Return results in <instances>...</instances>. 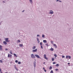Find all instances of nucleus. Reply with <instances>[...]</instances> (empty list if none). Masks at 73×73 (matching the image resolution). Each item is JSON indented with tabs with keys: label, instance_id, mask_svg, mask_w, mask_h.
<instances>
[{
	"label": "nucleus",
	"instance_id": "obj_18",
	"mask_svg": "<svg viewBox=\"0 0 73 73\" xmlns=\"http://www.w3.org/2000/svg\"><path fill=\"white\" fill-rule=\"evenodd\" d=\"M52 69V66H50V67L49 69H50V70H51Z\"/></svg>",
	"mask_w": 73,
	"mask_h": 73
},
{
	"label": "nucleus",
	"instance_id": "obj_50",
	"mask_svg": "<svg viewBox=\"0 0 73 73\" xmlns=\"http://www.w3.org/2000/svg\"><path fill=\"white\" fill-rule=\"evenodd\" d=\"M58 1V0H57V1Z\"/></svg>",
	"mask_w": 73,
	"mask_h": 73
},
{
	"label": "nucleus",
	"instance_id": "obj_23",
	"mask_svg": "<svg viewBox=\"0 0 73 73\" xmlns=\"http://www.w3.org/2000/svg\"><path fill=\"white\" fill-rule=\"evenodd\" d=\"M54 57H57V55H56V54H54Z\"/></svg>",
	"mask_w": 73,
	"mask_h": 73
},
{
	"label": "nucleus",
	"instance_id": "obj_25",
	"mask_svg": "<svg viewBox=\"0 0 73 73\" xmlns=\"http://www.w3.org/2000/svg\"><path fill=\"white\" fill-rule=\"evenodd\" d=\"M68 58L69 59H70V58H71V57H70V56H68Z\"/></svg>",
	"mask_w": 73,
	"mask_h": 73
},
{
	"label": "nucleus",
	"instance_id": "obj_26",
	"mask_svg": "<svg viewBox=\"0 0 73 73\" xmlns=\"http://www.w3.org/2000/svg\"><path fill=\"white\" fill-rule=\"evenodd\" d=\"M54 58H52V61H54Z\"/></svg>",
	"mask_w": 73,
	"mask_h": 73
},
{
	"label": "nucleus",
	"instance_id": "obj_28",
	"mask_svg": "<svg viewBox=\"0 0 73 73\" xmlns=\"http://www.w3.org/2000/svg\"><path fill=\"white\" fill-rule=\"evenodd\" d=\"M44 37H45V36H44V35H42V37L44 38Z\"/></svg>",
	"mask_w": 73,
	"mask_h": 73
},
{
	"label": "nucleus",
	"instance_id": "obj_16",
	"mask_svg": "<svg viewBox=\"0 0 73 73\" xmlns=\"http://www.w3.org/2000/svg\"><path fill=\"white\" fill-rule=\"evenodd\" d=\"M53 48H51L50 49V50L51 51H53Z\"/></svg>",
	"mask_w": 73,
	"mask_h": 73
},
{
	"label": "nucleus",
	"instance_id": "obj_19",
	"mask_svg": "<svg viewBox=\"0 0 73 73\" xmlns=\"http://www.w3.org/2000/svg\"><path fill=\"white\" fill-rule=\"evenodd\" d=\"M10 53L11 54H13L12 53V51H10Z\"/></svg>",
	"mask_w": 73,
	"mask_h": 73
},
{
	"label": "nucleus",
	"instance_id": "obj_41",
	"mask_svg": "<svg viewBox=\"0 0 73 73\" xmlns=\"http://www.w3.org/2000/svg\"><path fill=\"white\" fill-rule=\"evenodd\" d=\"M37 36H38V37H40V36H39V35H37Z\"/></svg>",
	"mask_w": 73,
	"mask_h": 73
},
{
	"label": "nucleus",
	"instance_id": "obj_49",
	"mask_svg": "<svg viewBox=\"0 0 73 73\" xmlns=\"http://www.w3.org/2000/svg\"><path fill=\"white\" fill-rule=\"evenodd\" d=\"M70 64V63H68V64L69 65V64Z\"/></svg>",
	"mask_w": 73,
	"mask_h": 73
},
{
	"label": "nucleus",
	"instance_id": "obj_44",
	"mask_svg": "<svg viewBox=\"0 0 73 73\" xmlns=\"http://www.w3.org/2000/svg\"><path fill=\"white\" fill-rule=\"evenodd\" d=\"M5 50H8V49H7V48L5 49Z\"/></svg>",
	"mask_w": 73,
	"mask_h": 73
},
{
	"label": "nucleus",
	"instance_id": "obj_45",
	"mask_svg": "<svg viewBox=\"0 0 73 73\" xmlns=\"http://www.w3.org/2000/svg\"><path fill=\"white\" fill-rule=\"evenodd\" d=\"M16 69L17 70H18L16 68Z\"/></svg>",
	"mask_w": 73,
	"mask_h": 73
},
{
	"label": "nucleus",
	"instance_id": "obj_7",
	"mask_svg": "<svg viewBox=\"0 0 73 73\" xmlns=\"http://www.w3.org/2000/svg\"><path fill=\"white\" fill-rule=\"evenodd\" d=\"M3 44H4V45H7V42L5 41L3 42Z\"/></svg>",
	"mask_w": 73,
	"mask_h": 73
},
{
	"label": "nucleus",
	"instance_id": "obj_39",
	"mask_svg": "<svg viewBox=\"0 0 73 73\" xmlns=\"http://www.w3.org/2000/svg\"><path fill=\"white\" fill-rule=\"evenodd\" d=\"M51 43L52 44H53V41H51Z\"/></svg>",
	"mask_w": 73,
	"mask_h": 73
},
{
	"label": "nucleus",
	"instance_id": "obj_29",
	"mask_svg": "<svg viewBox=\"0 0 73 73\" xmlns=\"http://www.w3.org/2000/svg\"><path fill=\"white\" fill-rule=\"evenodd\" d=\"M55 70L56 71H57L58 70V69H55Z\"/></svg>",
	"mask_w": 73,
	"mask_h": 73
},
{
	"label": "nucleus",
	"instance_id": "obj_21",
	"mask_svg": "<svg viewBox=\"0 0 73 73\" xmlns=\"http://www.w3.org/2000/svg\"><path fill=\"white\" fill-rule=\"evenodd\" d=\"M50 73H53V70H51V71L50 72Z\"/></svg>",
	"mask_w": 73,
	"mask_h": 73
},
{
	"label": "nucleus",
	"instance_id": "obj_17",
	"mask_svg": "<svg viewBox=\"0 0 73 73\" xmlns=\"http://www.w3.org/2000/svg\"><path fill=\"white\" fill-rule=\"evenodd\" d=\"M53 46H55V47H56V48H57V46H56V44H54L53 45Z\"/></svg>",
	"mask_w": 73,
	"mask_h": 73
},
{
	"label": "nucleus",
	"instance_id": "obj_10",
	"mask_svg": "<svg viewBox=\"0 0 73 73\" xmlns=\"http://www.w3.org/2000/svg\"><path fill=\"white\" fill-rule=\"evenodd\" d=\"M36 62H34V66L35 67H35H36Z\"/></svg>",
	"mask_w": 73,
	"mask_h": 73
},
{
	"label": "nucleus",
	"instance_id": "obj_3",
	"mask_svg": "<svg viewBox=\"0 0 73 73\" xmlns=\"http://www.w3.org/2000/svg\"><path fill=\"white\" fill-rule=\"evenodd\" d=\"M31 58H35V56H34V55H33V54H31Z\"/></svg>",
	"mask_w": 73,
	"mask_h": 73
},
{
	"label": "nucleus",
	"instance_id": "obj_5",
	"mask_svg": "<svg viewBox=\"0 0 73 73\" xmlns=\"http://www.w3.org/2000/svg\"><path fill=\"white\" fill-rule=\"evenodd\" d=\"M35 56L36 57H37V58H41L40 57V56H38V55L35 54Z\"/></svg>",
	"mask_w": 73,
	"mask_h": 73
},
{
	"label": "nucleus",
	"instance_id": "obj_22",
	"mask_svg": "<svg viewBox=\"0 0 73 73\" xmlns=\"http://www.w3.org/2000/svg\"><path fill=\"white\" fill-rule=\"evenodd\" d=\"M40 45H41V46H42V42H40Z\"/></svg>",
	"mask_w": 73,
	"mask_h": 73
},
{
	"label": "nucleus",
	"instance_id": "obj_33",
	"mask_svg": "<svg viewBox=\"0 0 73 73\" xmlns=\"http://www.w3.org/2000/svg\"><path fill=\"white\" fill-rule=\"evenodd\" d=\"M68 57V56H66V58H67Z\"/></svg>",
	"mask_w": 73,
	"mask_h": 73
},
{
	"label": "nucleus",
	"instance_id": "obj_32",
	"mask_svg": "<svg viewBox=\"0 0 73 73\" xmlns=\"http://www.w3.org/2000/svg\"><path fill=\"white\" fill-rule=\"evenodd\" d=\"M46 46H48V44H46Z\"/></svg>",
	"mask_w": 73,
	"mask_h": 73
},
{
	"label": "nucleus",
	"instance_id": "obj_12",
	"mask_svg": "<svg viewBox=\"0 0 73 73\" xmlns=\"http://www.w3.org/2000/svg\"><path fill=\"white\" fill-rule=\"evenodd\" d=\"M43 42L44 43H46V40H43Z\"/></svg>",
	"mask_w": 73,
	"mask_h": 73
},
{
	"label": "nucleus",
	"instance_id": "obj_9",
	"mask_svg": "<svg viewBox=\"0 0 73 73\" xmlns=\"http://www.w3.org/2000/svg\"><path fill=\"white\" fill-rule=\"evenodd\" d=\"M49 13L50 14H53V11H51Z\"/></svg>",
	"mask_w": 73,
	"mask_h": 73
},
{
	"label": "nucleus",
	"instance_id": "obj_40",
	"mask_svg": "<svg viewBox=\"0 0 73 73\" xmlns=\"http://www.w3.org/2000/svg\"><path fill=\"white\" fill-rule=\"evenodd\" d=\"M44 72H46V70H44Z\"/></svg>",
	"mask_w": 73,
	"mask_h": 73
},
{
	"label": "nucleus",
	"instance_id": "obj_34",
	"mask_svg": "<svg viewBox=\"0 0 73 73\" xmlns=\"http://www.w3.org/2000/svg\"><path fill=\"white\" fill-rule=\"evenodd\" d=\"M18 42H20V40H18Z\"/></svg>",
	"mask_w": 73,
	"mask_h": 73
},
{
	"label": "nucleus",
	"instance_id": "obj_2",
	"mask_svg": "<svg viewBox=\"0 0 73 73\" xmlns=\"http://www.w3.org/2000/svg\"><path fill=\"white\" fill-rule=\"evenodd\" d=\"M44 58L45 59H46V60H48V58H47V57H46V54H44Z\"/></svg>",
	"mask_w": 73,
	"mask_h": 73
},
{
	"label": "nucleus",
	"instance_id": "obj_48",
	"mask_svg": "<svg viewBox=\"0 0 73 73\" xmlns=\"http://www.w3.org/2000/svg\"><path fill=\"white\" fill-rule=\"evenodd\" d=\"M59 2H61V1H59Z\"/></svg>",
	"mask_w": 73,
	"mask_h": 73
},
{
	"label": "nucleus",
	"instance_id": "obj_20",
	"mask_svg": "<svg viewBox=\"0 0 73 73\" xmlns=\"http://www.w3.org/2000/svg\"><path fill=\"white\" fill-rule=\"evenodd\" d=\"M56 66H59V64H57L56 65Z\"/></svg>",
	"mask_w": 73,
	"mask_h": 73
},
{
	"label": "nucleus",
	"instance_id": "obj_38",
	"mask_svg": "<svg viewBox=\"0 0 73 73\" xmlns=\"http://www.w3.org/2000/svg\"><path fill=\"white\" fill-rule=\"evenodd\" d=\"M37 41H39V39H38V38H37Z\"/></svg>",
	"mask_w": 73,
	"mask_h": 73
},
{
	"label": "nucleus",
	"instance_id": "obj_27",
	"mask_svg": "<svg viewBox=\"0 0 73 73\" xmlns=\"http://www.w3.org/2000/svg\"><path fill=\"white\" fill-rule=\"evenodd\" d=\"M15 62L16 63L18 62V61L17 60H16Z\"/></svg>",
	"mask_w": 73,
	"mask_h": 73
},
{
	"label": "nucleus",
	"instance_id": "obj_42",
	"mask_svg": "<svg viewBox=\"0 0 73 73\" xmlns=\"http://www.w3.org/2000/svg\"><path fill=\"white\" fill-rule=\"evenodd\" d=\"M40 43V41L38 40V43Z\"/></svg>",
	"mask_w": 73,
	"mask_h": 73
},
{
	"label": "nucleus",
	"instance_id": "obj_51",
	"mask_svg": "<svg viewBox=\"0 0 73 73\" xmlns=\"http://www.w3.org/2000/svg\"><path fill=\"white\" fill-rule=\"evenodd\" d=\"M0 40H1V39H0Z\"/></svg>",
	"mask_w": 73,
	"mask_h": 73
},
{
	"label": "nucleus",
	"instance_id": "obj_31",
	"mask_svg": "<svg viewBox=\"0 0 73 73\" xmlns=\"http://www.w3.org/2000/svg\"><path fill=\"white\" fill-rule=\"evenodd\" d=\"M0 61L1 62H3V60H0Z\"/></svg>",
	"mask_w": 73,
	"mask_h": 73
},
{
	"label": "nucleus",
	"instance_id": "obj_43",
	"mask_svg": "<svg viewBox=\"0 0 73 73\" xmlns=\"http://www.w3.org/2000/svg\"><path fill=\"white\" fill-rule=\"evenodd\" d=\"M43 69L44 70L45 69V68H44V67L43 68Z\"/></svg>",
	"mask_w": 73,
	"mask_h": 73
},
{
	"label": "nucleus",
	"instance_id": "obj_15",
	"mask_svg": "<svg viewBox=\"0 0 73 73\" xmlns=\"http://www.w3.org/2000/svg\"><path fill=\"white\" fill-rule=\"evenodd\" d=\"M32 49H36V46H33V47L32 48Z\"/></svg>",
	"mask_w": 73,
	"mask_h": 73
},
{
	"label": "nucleus",
	"instance_id": "obj_30",
	"mask_svg": "<svg viewBox=\"0 0 73 73\" xmlns=\"http://www.w3.org/2000/svg\"><path fill=\"white\" fill-rule=\"evenodd\" d=\"M62 58H65V56H62Z\"/></svg>",
	"mask_w": 73,
	"mask_h": 73
},
{
	"label": "nucleus",
	"instance_id": "obj_35",
	"mask_svg": "<svg viewBox=\"0 0 73 73\" xmlns=\"http://www.w3.org/2000/svg\"><path fill=\"white\" fill-rule=\"evenodd\" d=\"M41 48L42 49H43V47L42 46H41Z\"/></svg>",
	"mask_w": 73,
	"mask_h": 73
},
{
	"label": "nucleus",
	"instance_id": "obj_8",
	"mask_svg": "<svg viewBox=\"0 0 73 73\" xmlns=\"http://www.w3.org/2000/svg\"><path fill=\"white\" fill-rule=\"evenodd\" d=\"M12 57V55L11 54H8V57H10L11 58Z\"/></svg>",
	"mask_w": 73,
	"mask_h": 73
},
{
	"label": "nucleus",
	"instance_id": "obj_13",
	"mask_svg": "<svg viewBox=\"0 0 73 73\" xmlns=\"http://www.w3.org/2000/svg\"><path fill=\"white\" fill-rule=\"evenodd\" d=\"M29 1L31 4H32V3H33V1H32V0H29Z\"/></svg>",
	"mask_w": 73,
	"mask_h": 73
},
{
	"label": "nucleus",
	"instance_id": "obj_47",
	"mask_svg": "<svg viewBox=\"0 0 73 73\" xmlns=\"http://www.w3.org/2000/svg\"><path fill=\"white\" fill-rule=\"evenodd\" d=\"M45 64V62H44V64Z\"/></svg>",
	"mask_w": 73,
	"mask_h": 73
},
{
	"label": "nucleus",
	"instance_id": "obj_4",
	"mask_svg": "<svg viewBox=\"0 0 73 73\" xmlns=\"http://www.w3.org/2000/svg\"><path fill=\"white\" fill-rule=\"evenodd\" d=\"M37 51V49H36L35 50H33V52H36Z\"/></svg>",
	"mask_w": 73,
	"mask_h": 73
},
{
	"label": "nucleus",
	"instance_id": "obj_37",
	"mask_svg": "<svg viewBox=\"0 0 73 73\" xmlns=\"http://www.w3.org/2000/svg\"><path fill=\"white\" fill-rule=\"evenodd\" d=\"M0 72H1H1H2L1 71V68H0Z\"/></svg>",
	"mask_w": 73,
	"mask_h": 73
},
{
	"label": "nucleus",
	"instance_id": "obj_14",
	"mask_svg": "<svg viewBox=\"0 0 73 73\" xmlns=\"http://www.w3.org/2000/svg\"><path fill=\"white\" fill-rule=\"evenodd\" d=\"M13 55H14V56L15 57H17V55H16V54L14 53V54H13Z\"/></svg>",
	"mask_w": 73,
	"mask_h": 73
},
{
	"label": "nucleus",
	"instance_id": "obj_1",
	"mask_svg": "<svg viewBox=\"0 0 73 73\" xmlns=\"http://www.w3.org/2000/svg\"><path fill=\"white\" fill-rule=\"evenodd\" d=\"M6 42H9L10 41L8 40L9 38H5Z\"/></svg>",
	"mask_w": 73,
	"mask_h": 73
},
{
	"label": "nucleus",
	"instance_id": "obj_11",
	"mask_svg": "<svg viewBox=\"0 0 73 73\" xmlns=\"http://www.w3.org/2000/svg\"><path fill=\"white\" fill-rule=\"evenodd\" d=\"M19 46H20V47H21L22 46H24V45H23V44H19Z\"/></svg>",
	"mask_w": 73,
	"mask_h": 73
},
{
	"label": "nucleus",
	"instance_id": "obj_24",
	"mask_svg": "<svg viewBox=\"0 0 73 73\" xmlns=\"http://www.w3.org/2000/svg\"><path fill=\"white\" fill-rule=\"evenodd\" d=\"M18 64H21V62H18Z\"/></svg>",
	"mask_w": 73,
	"mask_h": 73
},
{
	"label": "nucleus",
	"instance_id": "obj_6",
	"mask_svg": "<svg viewBox=\"0 0 73 73\" xmlns=\"http://www.w3.org/2000/svg\"><path fill=\"white\" fill-rule=\"evenodd\" d=\"M3 50V47L2 46L0 45V50Z\"/></svg>",
	"mask_w": 73,
	"mask_h": 73
},
{
	"label": "nucleus",
	"instance_id": "obj_36",
	"mask_svg": "<svg viewBox=\"0 0 73 73\" xmlns=\"http://www.w3.org/2000/svg\"><path fill=\"white\" fill-rule=\"evenodd\" d=\"M56 64V62H53V64Z\"/></svg>",
	"mask_w": 73,
	"mask_h": 73
},
{
	"label": "nucleus",
	"instance_id": "obj_46",
	"mask_svg": "<svg viewBox=\"0 0 73 73\" xmlns=\"http://www.w3.org/2000/svg\"><path fill=\"white\" fill-rule=\"evenodd\" d=\"M24 11H25V10H24V11H23L22 12H24Z\"/></svg>",
	"mask_w": 73,
	"mask_h": 73
}]
</instances>
